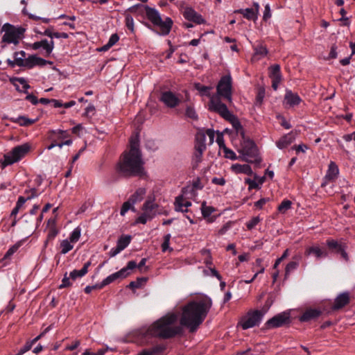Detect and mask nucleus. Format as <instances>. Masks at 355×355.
Returning a JSON list of instances; mask_svg holds the SVG:
<instances>
[{
  "label": "nucleus",
  "mask_w": 355,
  "mask_h": 355,
  "mask_svg": "<svg viewBox=\"0 0 355 355\" xmlns=\"http://www.w3.org/2000/svg\"><path fill=\"white\" fill-rule=\"evenodd\" d=\"M49 231L47 234L48 240H53L58 234V230L55 227V219L50 218L48 220Z\"/></svg>",
  "instance_id": "nucleus-33"
},
{
  "label": "nucleus",
  "mask_w": 355,
  "mask_h": 355,
  "mask_svg": "<svg viewBox=\"0 0 355 355\" xmlns=\"http://www.w3.org/2000/svg\"><path fill=\"white\" fill-rule=\"evenodd\" d=\"M160 100L167 107L173 108L182 102L183 96L180 94H175L171 91H165L162 93Z\"/></svg>",
  "instance_id": "nucleus-12"
},
{
  "label": "nucleus",
  "mask_w": 355,
  "mask_h": 355,
  "mask_svg": "<svg viewBox=\"0 0 355 355\" xmlns=\"http://www.w3.org/2000/svg\"><path fill=\"white\" fill-rule=\"evenodd\" d=\"M313 254L317 259L327 257L328 253L323 250L319 245H313L307 247L305 250V255L309 256Z\"/></svg>",
  "instance_id": "nucleus-24"
},
{
  "label": "nucleus",
  "mask_w": 355,
  "mask_h": 355,
  "mask_svg": "<svg viewBox=\"0 0 355 355\" xmlns=\"http://www.w3.org/2000/svg\"><path fill=\"white\" fill-rule=\"evenodd\" d=\"M197 89L201 93L202 95L207 96L211 98V96L210 94L211 87H207V86H203V85H199V86H197Z\"/></svg>",
  "instance_id": "nucleus-57"
},
{
  "label": "nucleus",
  "mask_w": 355,
  "mask_h": 355,
  "mask_svg": "<svg viewBox=\"0 0 355 355\" xmlns=\"http://www.w3.org/2000/svg\"><path fill=\"white\" fill-rule=\"evenodd\" d=\"M269 77L271 79L282 78L281 67L279 64H273L268 69Z\"/></svg>",
  "instance_id": "nucleus-38"
},
{
  "label": "nucleus",
  "mask_w": 355,
  "mask_h": 355,
  "mask_svg": "<svg viewBox=\"0 0 355 355\" xmlns=\"http://www.w3.org/2000/svg\"><path fill=\"white\" fill-rule=\"evenodd\" d=\"M50 138L52 140H60L63 141L65 139L69 137V133L67 130H62L60 129L52 130L50 132Z\"/></svg>",
  "instance_id": "nucleus-28"
},
{
  "label": "nucleus",
  "mask_w": 355,
  "mask_h": 355,
  "mask_svg": "<svg viewBox=\"0 0 355 355\" xmlns=\"http://www.w3.org/2000/svg\"><path fill=\"white\" fill-rule=\"evenodd\" d=\"M38 103H40L43 105H46L50 109L58 107L68 109L76 104V101H70L67 103H63L60 100L49 99L46 98H41L40 99H38Z\"/></svg>",
  "instance_id": "nucleus-16"
},
{
  "label": "nucleus",
  "mask_w": 355,
  "mask_h": 355,
  "mask_svg": "<svg viewBox=\"0 0 355 355\" xmlns=\"http://www.w3.org/2000/svg\"><path fill=\"white\" fill-rule=\"evenodd\" d=\"M157 207V205L155 203L154 200L148 199L144 202L141 209L144 214H146L147 216L153 218L156 215L155 209Z\"/></svg>",
  "instance_id": "nucleus-25"
},
{
  "label": "nucleus",
  "mask_w": 355,
  "mask_h": 355,
  "mask_svg": "<svg viewBox=\"0 0 355 355\" xmlns=\"http://www.w3.org/2000/svg\"><path fill=\"white\" fill-rule=\"evenodd\" d=\"M266 310H254L249 311L245 315L241 318L239 321V324L243 329H248L255 326H258L264 315Z\"/></svg>",
  "instance_id": "nucleus-9"
},
{
  "label": "nucleus",
  "mask_w": 355,
  "mask_h": 355,
  "mask_svg": "<svg viewBox=\"0 0 355 355\" xmlns=\"http://www.w3.org/2000/svg\"><path fill=\"white\" fill-rule=\"evenodd\" d=\"M130 236H122L118 239L116 245L123 250L130 244Z\"/></svg>",
  "instance_id": "nucleus-41"
},
{
  "label": "nucleus",
  "mask_w": 355,
  "mask_h": 355,
  "mask_svg": "<svg viewBox=\"0 0 355 355\" xmlns=\"http://www.w3.org/2000/svg\"><path fill=\"white\" fill-rule=\"evenodd\" d=\"M290 322V314L287 312H282L269 319L266 323V329H274L282 327Z\"/></svg>",
  "instance_id": "nucleus-13"
},
{
  "label": "nucleus",
  "mask_w": 355,
  "mask_h": 355,
  "mask_svg": "<svg viewBox=\"0 0 355 355\" xmlns=\"http://www.w3.org/2000/svg\"><path fill=\"white\" fill-rule=\"evenodd\" d=\"M171 239V234H167L164 236V237H163L164 241L161 245L162 251L163 252H165L166 251L172 252L173 250V249L169 246Z\"/></svg>",
  "instance_id": "nucleus-40"
},
{
  "label": "nucleus",
  "mask_w": 355,
  "mask_h": 355,
  "mask_svg": "<svg viewBox=\"0 0 355 355\" xmlns=\"http://www.w3.org/2000/svg\"><path fill=\"white\" fill-rule=\"evenodd\" d=\"M235 12L242 14L243 17L248 20L255 21L258 18L253 8L239 9Z\"/></svg>",
  "instance_id": "nucleus-35"
},
{
  "label": "nucleus",
  "mask_w": 355,
  "mask_h": 355,
  "mask_svg": "<svg viewBox=\"0 0 355 355\" xmlns=\"http://www.w3.org/2000/svg\"><path fill=\"white\" fill-rule=\"evenodd\" d=\"M135 204V200H132L129 198L126 202H125L121 207L120 214L121 216H125V214L128 212V210L132 209L135 210L134 205Z\"/></svg>",
  "instance_id": "nucleus-39"
},
{
  "label": "nucleus",
  "mask_w": 355,
  "mask_h": 355,
  "mask_svg": "<svg viewBox=\"0 0 355 355\" xmlns=\"http://www.w3.org/2000/svg\"><path fill=\"white\" fill-rule=\"evenodd\" d=\"M195 148V151L192 157V166L193 168H196L199 164L202 162V155L205 150Z\"/></svg>",
  "instance_id": "nucleus-36"
},
{
  "label": "nucleus",
  "mask_w": 355,
  "mask_h": 355,
  "mask_svg": "<svg viewBox=\"0 0 355 355\" xmlns=\"http://www.w3.org/2000/svg\"><path fill=\"white\" fill-rule=\"evenodd\" d=\"M231 227V222H228L225 224L218 232V234L220 236L224 235Z\"/></svg>",
  "instance_id": "nucleus-63"
},
{
  "label": "nucleus",
  "mask_w": 355,
  "mask_h": 355,
  "mask_svg": "<svg viewBox=\"0 0 355 355\" xmlns=\"http://www.w3.org/2000/svg\"><path fill=\"white\" fill-rule=\"evenodd\" d=\"M210 300L191 301L182 307L180 322L190 332H195L205 320L210 308Z\"/></svg>",
  "instance_id": "nucleus-3"
},
{
  "label": "nucleus",
  "mask_w": 355,
  "mask_h": 355,
  "mask_svg": "<svg viewBox=\"0 0 355 355\" xmlns=\"http://www.w3.org/2000/svg\"><path fill=\"white\" fill-rule=\"evenodd\" d=\"M266 90L264 87L259 86L257 89L256 105H261L265 97Z\"/></svg>",
  "instance_id": "nucleus-43"
},
{
  "label": "nucleus",
  "mask_w": 355,
  "mask_h": 355,
  "mask_svg": "<svg viewBox=\"0 0 355 355\" xmlns=\"http://www.w3.org/2000/svg\"><path fill=\"white\" fill-rule=\"evenodd\" d=\"M232 80L229 75L220 78L217 86L216 94L211 96L210 108L213 111H229L223 101L232 100Z\"/></svg>",
  "instance_id": "nucleus-4"
},
{
  "label": "nucleus",
  "mask_w": 355,
  "mask_h": 355,
  "mask_svg": "<svg viewBox=\"0 0 355 355\" xmlns=\"http://www.w3.org/2000/svg\"><path fill=\"white\" fill-rule=\"evenodd\" d=\"M71 243V241L68 239H64L61 242L60 247L62 254H67L73 249V245Z\"/></svg>",
  "instance_id": "nucleus-44"
},
{
  "label": "nucleus",
  "mask_w": 355,
  "mask_h": 355,
  "mask_svg": "<svg viewBox=\"0 0 355 355\" xmlns=\"http://www.w3.org/2000/svg\"><path fill=\"white\" fill-rule=\"evenodd\" d=\"M30 150V145L27 143L17 146L4 155L1 161V166L6 167L20 161Z\"/></svg>",
  "instance_id": "nucleus-8"
},
{
  "label": "nucleus",
  "mask_w": 355,
  "mask_h": 355,
  "mask_svg": "<svg viewBox=\"0 0 355 355\" xmlns=\"http://www.w3.org/2000/svg\"><path fill=\"white\" fill-rule=\"evenodd\" d=\"M35 32L37 33V34H40L41 35H44V36H47L49 37L51 40H53V34H54V31H53V26H50L47 28H46L44 30V31L42 32V31H35Z\"/></svg>",
  "instance_id": "nucleus-53"
},
{
  "label": "nucleus",
  "mask_w": 355,
  "mask_h": 355,
  "mask_svg": "<svg viewBox=\"0 0 355 355\" xmlns=\"http://www.w3.org/2000/svg\"><path fill=\"white\" fill-rule=\"evenodd\" d=\"M223 118L228 121L234 128L237 135L244 137L245 132L237 116L233 112H219Z\"/></svg>",
  "instance_id": "nucleus-15"
},
{
  "label": "nucleus",
  "mask_w": 355,
  "mask_h": 355,
  "mask_svg": "<svg viewBox=\"0 0 355 355\" xmlns=\"http://www.w3.org/2000/svg\"><path fill=\"white\" fill-rule=\"evenodd\" d=\"M245 183L248 185V190H252V189H260L261 187L259 186V184L257 183V182L254 179L251 180L250 178H245Z\"/></svg>",
  "instance_id": "nucleus-50"
},
{
  "label": "nucleus",
  "mask_w": 355,
  "mask_h": 355,
  "mask_svg": "<svg viewBox=\"0 0 355 355\" xmlns=\"http://www.w3.org/2000/svg\"><path fill=\"white\" fill-rule=\"evenodd\" d=\"M32 343L29 341L26 342V344L19 349L18 352L15 355H22L29 351L32 347Z\"/></svg>",
  "instance_id": "nucleus-58"
},
{
  "label": "nucleus",
  "mask_w": 355,
  "mask_h": 355,
  "mask_svg": "<svg viewBox=\"0 0 355 355\" xmlns=\"http://www.w3.org/2000/svg\"><path fill=\"white\" fill-rule=\"evenodd\" d=\"M17 61L19 62V67L27 69H32L35 66L44 67L46 64H53V62L40 58L37 55H31L26 59L20 58V60Z\"/></svg>",
  "instance_id": "nucleus-11"
},
{
  "label": "nucleus",
  "mask_w": 355,
  "mask_h": 355,
  "mask_svg": "<svg viewBox=\"0 0 355 355\" xmlns=\"http://www.w3.org/2000/svg\"><path fill=\"white\" fill-rule=\"evenodd\" d=\"M80 345V341L79 340H76L73 341L71 345H67L65 347V350L73 351L77 349Z\"/></svg>",
  "instance_id": "nucleus-62"
},
{
  "label": "nucleus",
  "mask_w": 355,
  "mask_h": 355,
  "mask_svg": "<svg viewBox=\"0 0 355 355\" xmlns=\"http://www.w3.org/2000/svg\"><path fill=\"white\" fill-rule=\"evenodd\" d=\"M175 211L187 212L188 211L187 208L191 206V202L188 200L184 201L182 196H178L175 198Z\"/></svg>",
  "instance_id": "nucleus-27"
},
{
  "label": "nucleus",
  "mask_w": 355,
  "mask_h": 355,
  "mask_svg": "<svg viewBox=\"0 0 355 355\" xmlns=\"http://www.w3.org/2000/svg\"><path fill=\"white\" fill-rule=\"evenodd\" d=\"M321 315V311L318 309H309L306 310L300 316V321L309 322L316 319Z\"/></svg>",
  "instance_id": "nucleus-23"
},
{
  "label": "nucleus",
  "mask_w": 355,
  "mask_h": 355,
  "mask_svg": "<svg viewBox=\"0 0 355 355\" xmlns=\"http://www.w3.org/2000/svg\"><path fill=\"white\" fill-rule=\"evenodd\" d=\"M153 218L150 217V216H147L146 214H144L142 213L139 216H138L134 224L136 225V224H146L148 220H152Z\"/></svg>",
  "instance_id": "nucleus-52"
},
{
  "label": "nucleus",
  "mask_w": 355,
  "mask_h": 355,
  "mask_svg": "<svg viewBox=\"0 0 355 355\" xmlns=\"http://www.w3.org/2000/svg\"><path fill=\"white\" fill-rule=\"evenodd\" d=\"M143 9L145 10L147 18L154 26L159 28V31H156L157 33L161 35H166L170 33L173 24V20L168 17L164 20H162L159 12L155 8L139 3L130 7L127 11L134 13Z\"/></svg>",
  "instance_id": "nucleus-5"
},
{
  "label": "nucleus",
  "mask_w": 355,
  "mask_h": 355,
  "mask_svg": "<svg viewBox=\"0 0 355 355\" xmlns=\"http://www.w3.org/2000/svg\"><path fill=\"white\" fill-rule=\"evenodd\" d=\"M349 302V293L347 291L339 294L334 300L333 310H338L345 306Z\"/></svg>",
  "instance_id": "nucleus-21"
},
{
  "label": "nucleus",
  "mask_w": 355,
  "mask_h": 355,
  "mask_svg": "<svg viewBox=\"0 0 355 355\" xmlns=\"http://www.w3.org/2000/svg\"><path fill=\"white\" fill-rule=\"evenodd\" d=\"M292 202L289 200H284L278 206V211L282 214H285L291 208Z\"/></svg>",
  "instance_id": "nucleus-45"
},
{
  "label": "nucleus",
  "mask_w": 355,
  "mask_h": 355,
  "mask_svg": "<svg viewBox=\"0 0 355 355\" xmlns=\"http://www.w3.org/2000/svg\"><path fill=\"white\" fill-rule=\"evenodd\" d=\"M277 119L279 120V123H280V125L285 129L288 130L292 127L290 123L281 114H277Z\"/></svg>",
  "instance_id": "nucleus-55"
},
{
  "label": "nucleus",
  "mask_w": 355,
  "mask_h": 355,
  "mask_svg": "<svg viewBox=\"0 0 355 355\" xmlns=\"http://www.w3.org/2000/svg\"><path fill=\"white\" fill-rule=\"evenodd\" d=\"M20 246L21 243L19 242L12 245L6 252L3 257L0 260V263H2V266L7 265V260L10 259V257L18 250Z\"/></svg>",
  "instance_id": "nucleus-29"
},
{
  "label": "nucleus",
  "mask_w": 355,
  "mask_h": 355,
  "mask_svg": "<svg viewBox=\"0 0 355 355\" xmlns=\"http://www.w3.org/2000/svg\"><path fill=\"white\" fill-rule=\"evenodd\" d=\"M326 244L330 250L336 253H338L345 246V243L332 239H327Z\"/></svg>",
  "instance_id": "nucleus-32"
},
{
  "label": "nucleus",
  "mask_w": 355,
  "mask_h": 355,
  "mask_svg": "<svg viewBox=\"0 0 355 355\" xmlns=\"http://www.w3.org/2000/svg\"><path fill=\"white\" fill-rule=\"evenodd\" d=\"M288 249H286L282 254V255L281 256V257L278 258L277 259H276L275 263H274V266H273V268L275 269H276L278 266L280 264V263L285 259L288 257Z\"/></svg>",
  "instance_id": "nucleus-60"
},
{
  "label": "nucleus",
  "mask_w": 355,
  "mask_h": 355,
  "mask_svg": "<svg viewBox=\"0 0 355 355\" xmlns=\"http://www.w3.org/2000/svg\"><path fill=\"white\" fill-rule=\"evenodd\" d=\"M10 120L15 123L19 124L20 125H29L35 123L37 119H29L24 116H19L17 118H10Z\"/></svg>",
  "instance_id": "nucleus-37"
},
{
  "label": "nucleus",
  "mask_w": 355,
  "mask_h": 355,
  "mask_svg": "<svg viewBox=\"0 0 355 355\" xmlns=\"http://www.w3.org/2000/svg\"><path fill=\"white\" fill-rule=\"evenodd\" d=\"M1 32H4L1 44V48L6 46L5 44H14L17 45L19 40L24 37L25 29L22 27H16L9 23L3 25Z\"/></svg>",
  "instance_id": "nucleus-7"
},
{
  "label": "nucleus",
  "mask_w": 355,
  "mask_h": 355,
  "mask_svg": "<svg viewBox=\"0 0 355 355\" xmlns=\"http://www.w3.org/2000/svg\"><path fill=\"white\" fill-rule=\"evenodd\" d=\"M237 151L240 154L239 159L242 161L255 164H259L262 162L255 143L252 140L245 138V136L241 137Z\"/></svg>",
  "instance_id": "nucleus-6"
},
{
  "label": "nucleus",
  "mask_w": 355,
  "mask_h": 355,
  "mask_svg": "<svg viewBox=\"0 0 355 355\" xmlns=\"http://www.w3.org/2000/svg\"><path fill=\"white\" fill-rule=\"evenodd\" d=\"M30 46L35 51L42 48L44 51V55L45 57H49L54 49L55 44L54 41L52 40H48L47 39H42L40 41H37L30 44Z\"/></svg>",
  "instance_id": "nucleus-14"
},
{
  "label": "nucleus",
  "mask_w": 355,
  "mask_h": 355,
  "mask_svg": "<svg viewBox=\"0 0 355 355\" xmlns=\"http://www.w3.org/2000/svg\"><path fill=\"white\" fill-rule=\"evenodd\" d=\"M178 315L169 313L162 317L151 325L141 328L139 331V336L141 342L148 343L153 338H171L182 333V327L175 325Z\"/></svg>",
  "instance_id": "nucleus-2"
},
{
  "label": "nucleus",
  "mask_w": 355,
  "mask_h": 355,
  "mask_svg": "<svg viewBox=\"0 0 355 355\" xmlns=\"http://www.w3.org/2000/svg\"><path fill=\"white\" fill-rule=\"evenodd\" d=\"M231 171L235 174H245L248 175L253 174L251 166L248 164H234L231 166Z\"/></svg>",
  "instance_id": "nucleus-22"
},
{
  "label": "nucleus",
  "mask_w": 355,
  "mask_h": 355,
  "mask_svg": "<svg viewBox=\"0 0 355 355\" xmlns=\"http://www.w3.org/2000/svg\"><path fill=\"white\" fill-rule=\"evenodd\" d=\"M164 350V347L161 346H157L149 350H144L138 355H155L157 353L162 352Z\"/></svg>",
  "instance_id": "nucleus-48"
},
{
  "label": "nucleus",
  "mask_w": 355,
  "mask_h": 355,
  "mask_svg": "<svg viewBox=\"0 0 355 355\" xmlns=\"http://www.w3.org/2000/svg\"><path fill=\"white\" fill-rule=\"evenodd\" d=\"M125 23H126L127 28L130 31H134V21H133L132 17L130 16H127L125 17Z\"/></svg>",
  "instance_id": "nucleus-64"
},
{
  "label": "nucleus",
  "mask_w": 355,
  "mask_h": 355,
  "mask_svg": "<svg viewBox=\"0 0 355 355\" xmlns=\"http://www.w3.org/2000/svg\"><path fill=\"white\" fill-rule=\"evenodd\" d=\"M298 263L296 261L289 262L286 267V275L290 274L292 271L295 270L298 267Z\"/></svg>",
  "instance_id": "nucleus-56"
},
{
  "label": "nucleus",
  "mask_w": 355,
  "mask_h": 355,
  "mask_svg": "<svg viewBox=\"0 0 355 355\" xmlns=\"http://www.w3.org/2000/svg\"><path fill=\"white\" fill-rule=\"evenodd\" d=\"M69 279L71 278L69 277H67V273L66 272L62 280V284L59 286V288L62 289L70 286L71 284L70 282Z\"/></svg>",
  "instance_id": "nucleus-59"
},
{
  "label": "nucleus",
  "mask_w": 355,
  "mask_h": 355,
  "mask_svg": "<svg viewBox=\"0 0 355 355\" xmlns=\"http://www.w3.org/2000/svg\"><path fill=\"white\" fill-rule=\"evenodd\" d=\"M144 162L139 149V133L130 139V148L123 152L115 166L116 173L123 178L143 176L146 174Z\"/></svg>",
  "instance_id": "nucleus-1"
},
{
  "label": "nucleus",
  "mask_w": 355,
  "mask_h": 355,
  "mask_svg": "<svg viewBox=\"0 0 355 355\" xmlns=\"http://www.w3.org/2000/svg\"><path fill=\"white\" fill-rule=\"evenodd\" d=\"M124 271H125V269H121L119 271L107 276L101 283L102 288H103L104 286L113 282L118 278H123V275H124Z\"/></svg>",
  "instance_id": "nucleus-31"
},
{
  "label": "nucleus",
  "mask_w": 355,
  "mask_h": 355,
  "mask_svg": "<svg viewBox=\"0 0 355 355\" xmlns=\"http://www.w3.org/2000/svg\"><path fill=\"white\" fill-rule=\"evenodd\" d=\"M302 101L300 96L290 89H286L284 95V103L288 106V108L294 107L295 105L300 104Z\"/></svg>",
  "instance_id": "nucleus-19"
},
{
  "label": "nucleus",
  "mask_w": 355,
  "mask_h": 355,
  "mask_svg": "<svg viewBox=\"0 0 355 355\" xmlns=\"http://www.w3.org/2000/svg\"><path fill=\"white\" fill-rule=\"evenodd\" d=\"M216 141L218 144L219 149L220 150H223V148H225V147H227L225 144L224 137H223V132H220L219 131L216 132Z\"/></svg>",
  "instance_id": "nucleus-51"
},
{
  "label": "nucleus",
  "mask_w": 355,
  "mask_h": 355,
  "mask_svg": "<svg viewBox=\"0 0 355 355\" xmlns=\"http://www.w3.org/2000/svg\"><path fill=\"white\" fill-rule=\"evenodd\" d=\"M146 189L144 188H139L134 194H132L130 198L132 200H135V203H137L139 201H141L143 199V197L146 194Z\"/></svg>",
  "instance_id": "nucleus-42"
},
{
  "label": "nucleus",
  "mask_w": 355,
  "mask_h": 355,
  "mask_svg": "<svg viewBox=\"0 0 355 355\" xmlns=\"http://www.w3.org/2000/svg\"><path fill=\"white\" fill-rule=\"evenodd\" d=\"M261 220L259 216H254L246 223L248 230H251L254 229Z\"/></svg>",
  "instance_id": "nucleus-49"
},
{
  "label": "nucleus",
  "mask_w": 355,
  "mask_h": 355,
  "mask_svg": "<svg viewBox=\"0 0 355 355\" xmlns=\"http://www.w3.org/2000/svg\"><path fill=\"white\" fill-rule=\"evenodd\" d=\"M137 267V264L135 261H130L128 262L126 267L123 268L125 269L124 275H123V278L129 275V270L135 269Z\"/></svg>",
  "instance_id": "nucleus-54"
},
{
  "label": "nucleus",
  "mask_w": 355,
  "mask_h": 355,
  "mask_svg": "<svg viewBox=\"0 0 355 355\" xmlns=\"http://www.w3.org/2000/svg\"><path fill=\"white\" fill-rule=\"evenodd\" d=\"M201 211L202 215L205 218H207V221L209 223L214 222V219L213 218H209L211 214L215 211V209L211 206L206 205V202H203L201 205Z\"/></svg>",
  "instance_id": "nucleus-34"
},
{
  "label": "nucleus",
  "mask_w": 355,
  "mask_h": 355,
  "mask_svg": "<svg viewBox=\"0 0 355 355\" xmlns=\"http://www.w3.org/2000/svg\"><path fill=\"white\" fill-rule=\"evenodd\" d=\"M80 235H81V230L79 227H77L75 229H73V230L71 233L70 236H69V240L72 243H76L79 240Z\"/></svg>",
  "instance_id": "nucleus-46"
},
{
  "label": "nucleus",
  "mask_w": 355,
  "mask_h": 355,
  "mask_svg": "<svg viewBox=\"0 0 355 355\" xmlns=\"http://www.w3.org/2000/svg\"><path fill=\"white\" fill-rule=\"evenodd\" d=\"M297 133L291 131L288 134L282 136L278 141H276V146L279 149H284L291 145L295 139Z\"/></svg>",
  "instance_id": "nucleus-20"
},
{
  "label": "nucleus",
  "mask_w": 355,
  "mask_h": 355,
  "mask_svg": "<svg viewBox=\"0 0 355 355\" xmlns=\"http://www.w3.org/2000/svg\"><path fill=\"white\" fill-rule=\"evenodd\" d=\"M92 263L88 261L85 263L83 267L80 270H73L69 274V277L72 280H76L78 278L84 277L88 272V268L91 266Z\"/></svg>",
  "instance_id": "nucleus-26"
},
{
  "label": "nucleus",
  "mask_w": 355,
  "mask_h": 355,
  "mask_svg": "<svg viewBox=\"0 0 355 355\" xmlns=\"http://www.w3.org/2000/svg\"><path fill=\"white\" fill-rule=\"evenodd\" d=\"M222 150L224 153V157L225 158L230 159L231 160H236L237 159H239V156L237 157L236 153L232 150L228 148L227 147H225Z\"/></svg>",
  "instance_id": "nucleus-47"
},
{
  "label": "nucleus",
  "mask_w": 355,
  "mask_h": 355,
  "mask_svg": "<svg viewBox=\"0 0 355 355\" xmlns=\"http://www.w3.org/2000/svg\"><path fill=\"white\" fill-rule=\"evenodd\" d=\"M106 349H100L96 352H92L89 349H86L83 355H104L105 354Z\"/></svg>",
  "instance_id": "nucleus-61"
},
{
  "label": "nucleus",
  "mask_w": 355,
  "mask_h": 355,
  "mask_svg": "<svg viewBox=\"0 0 355 355\" xmlns=\"http://www.w3.org/2000/svg\"><path fill=\"white\" fill-rule=\"evenodd\" d=\"M254 55L252 57L253 60H259L265 57L268 54V50L266 46L259 44L253 46Z\"/></svg>",
  "instance_id": "nucleus-30"
},
{
  "label": "nucleus",
  "mask_w": 355,
  "mask_h": 355,
  "mask_svg": "<svg viewBox=\"0 0 355 355\" xmlns=\"http://www.w3.org/2000/svg\"><path fill=\"white\" fill-rule=\"evenodd\" d=\"M338 174L339 169L337 164L334 162L331 161L321 186L322 187H325L329 182L334 181L337 178Z\"/></svg>",
  "instance_id": "nucleus-17"
},
{
  "label": "nucleus",
  "mask_w": 355,
  "mask_h": 355,
  "mask_svg": "<svg viewBox=\"0 0 355 355\" xmlns=\"http://www.w3.org/2000/svg\"><path fill=\"white\" fill-rule=\"evenodd\" d=\"M216 132L211 128L201 129L196 135L194 148L206 150V137L209 138V145L213 144Z\"/></svg>",
  "instance_id": "nucleus-10"
},
{
  "label": "nucleus",
  "mask_w": 355,
  "mask_h": 355,
  "mask_svg": "<svg viewBox=\"0 0 355 355\" xmlns=\"http://www.w3.org/2000/svg\"><path fill=\"white\" fill-rule=\"evenodd\" d=\"M182 13L184 17L188 21L194 22L197 24H202L205 22L202 17L191 7L186 6L182 8Z\"/></svg>",
  "instance_id": "nucleus-18"
}]
</instances>
